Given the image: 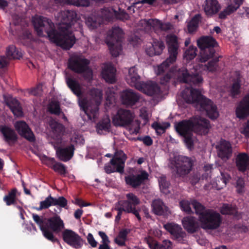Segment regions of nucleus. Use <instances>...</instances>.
<instances>
[{
	"instance_id": "8fccbe9b",
	"label": "nucleus",
	"mask_w": 249,
	"mask_h": 249,
	"mask_svg": "<svg viewBox=\"0 0 249 249\" xmlns=\"http://www.w3.org/2000/svg\"><path fill=\"white\" fill-rule=\"evenodd\" d=\"M194 201L197 202L196 200H191L190 201L184 200L181 201L179 203V205L181 210L187 213L191 212V208L190 206L192 205L194 207L193 204Z\"/></svg>"
},
{
	"instance_id": "58836bf2",
	"label": "nucleus",
	"mask_w": 249,
	"mask_h": 249,
	"mask_svg": "<svg viewBox=\"0 0 249 249\" xmlns=\"http://www.w3.org/2000/svg\"><path fill=\"white\" fill-rule=\"evenodd\" d=\"M110 126V121L108 116H106L102 122L97 125V132L100 134H103L109 131Z\"/></svg>"
},
{
	"instance_id": "0eeeda50",
	"label": "nucleus",
	"mask_w": 249,
	"mask_h": 249,
	"mask_svg": "<svg viewBox=\"0 0 249 249\" xmlns=\"http://www.w3.org/2000/svg\"><path fill=\"white\" fill-rule=\"evenodd\" d=\"M50 125L53 133L58 135L57 140L52 142L56 149V154L57 158L64 161L70 160L73 155L74 150V146L72 144L66 147H59V145H62L63 141L60 137V134L64 131L63 126L54 120H51L50 122ZM57 137V136H56Z\"/></svg>"
},
{
	"instance_id": "c03bdc74",
	"label": "nucleus",
	"mask_w": 249,
	"mask_h": 249,
	"mask_svg": "<svg viewBox=\"0 0 249 249\" xmlns=\"http://www.w3.org/2000/svg\"><path fill=\"white\" fill-rule=\"evenodd\" d=\"M196 47L193 45L190 46L184 53V60L188 61L193 59L196 55Z\"/></svg>"
},
{
	"instance_id": "1a4fd4ad",
	"label": "nucleus",
	"mask_w": 249,
	"mask_h": 249,
	"mask_svg": "<svg viewBox=\"0 0 249 249\" xmlns=\"http://www.w3.org/2000/svg\"><path fill=\"white\" fill-rule=\"evenodd\" d=\"M166 43L168 46L169 57L160 65L155 67V71L157 74H161L167 69L170 64L177 60L179 48V43L177 37L173 35L167 36Z\"/></svg>"
},
{
	"instance_id": "09e8293b",
	"label": "nucleus",
	"mask_w": 249,
	"mask_h": 249,
	"mask_svg": "<svg viewBox=\"0 0 249 249\" xmlns=\"http://www.w3.org/2000/svg\"><path fill=\"white\" fill-rule=\"evenodd\" d=\"M17 190L13 189L7 195L5 196L3 200L7 205H10L14 204L15 202Z\"/></svg>"
},
{
	"instance_id": "412c9836",
	"label": "nucleus",
	"mask_w": 249,
	"mask_h": 249,
	"mask_svg": "<svg viewBox=\"0 0 249 249\" xmlns=\"http://www.w3.org/2000/svg\"><path fill=\"white\" fill-rule=\"evenodd\" d=\"M33 218L34 220L39 226L44 236L49 240L52 242L55 241L56 239L54 238L52 232L48 230L47 221L43 217H41L36 214H33Z\"/></svg>"
},
{
	"instance_id": "6e6552de",
	"label": "nucleus",
	"mask_w": 249,
	"mask_h": 249,
	"mask_svg": "<svg viewBox=\"0 0 249 249\" xmlns=\"http://www.w3.org/2000/svg\"><path fill=\"white\" fill-rule=\"evenodd\" d=\"M134 113L127 109H120L112 118L115 125L125 127L131 134H137L140 129V123L134 120Z\"/></svg>"
},
{
	"instance_id": "5fc2aeb1",
	"label": "nucleus",
	"mask_w": 249,
	"mask_h": 249,
	"mask_svg": "<svg viewBox=\"0 0 249 249\" xmlns=\"http://www.w3.org/2000/svg\"><path fill=\"white\" fill-rule=\"evenodd\" d=\"M236 212L235 208L229 204H223L221 208V213L223 214H234Z\"/></svg>"
},
{
	"instance_id": "c756f323",
	"label": "nucleus",
	"mask_w": 249,
	"mask_h": 249,
	"mask_svg": "<svg viewBox=\"0 0 249 249\" xmlns=\"http://www.w3.org/2000/svg\"><path fill=\"white\" fill-rule=\"evenodd\" d=\"M48 230L50 228L54 232H60L64 228V224L60 217L58 215L51 217L47 220Z\"/></svg>"
},
{
	"instance_id": "4468645a",
	"label": "nucleus",
	"mask_w": 249,
	"mask_h": 249,
	"mask_svg": "<svg viewBox=\"0 0 249 249\" xmlns=\"http://www.w3.org/2000/svg\"><path fill=\"white\" fill-rule=\"evenodd\" d=\"M216 45V42L212 37L205 36L197 40V46L201 50L200 61L205 62L213 57L214 53V50L210 47Z\"/></svg>"
},
{
	"instance_id": "ea45409f",
	"label": "nucleus",
	"mask_w": 249,
	"mask_h": 249,
	"mask_svg": "<svg viewBox=\"0 0 249 249\" xmlns=\"http://www.w3.org/2000/svg\"><path fill=\"white\" fill-rule=\"evenodd\" d=\"M66 82L72 92L79 97L82 93L81 87L79 84L75 80L71 78H66Z\"/></svg>"
},
{
	"instance_id": "423d86ee",
	"label": "nucleus",
	"mask_w": 249,
	"mask_h": 249,
	"mask_svg": "<svg viewBox=\"0 0 249 249\" xmlns=\"http://www.w3.org/2000/svg\"><path fill=\"white\" fill-rule=\"evenodd\" d=\"M196 213L199 216L201 227L205 230H214L218 228L221 222L219 213L212 210H205L198 202L193 203Z\"/></svg>"
},
{
	"instance_id": "603ef678",
	"label": "nucleus",
	"mask_w": 249,
	"mask_h": 249,
	"mask_svg": "<svg viewBox=\"0 0 249 249\" xmlns=\"http://www.w3.org/2000/svg\"><path fill=\"white\" fill-rule=\"evenodd\" d=\"M169 126L170 124L168 123H165L163 124L154 123L152 124V127L155 129L157 133L159 134L163 133L165 129Z\"/></svg>"
},
{
	"instance_id": "ddd939ff",
	"label": "nucleus",
	"mask_w": 249,
	"mask_h": 249,
	"mask_svg": "<svg viewBox=\"0 0 249 249\" xmlns=\"http://www.w3.org/2000/svg\"><path fill=\"white\" fill-rule=\"evenodd\" d=\"M170 158L169 165L172 168H176L178 176H185L191 171L193 165V161L190 158L177 155L174 156V160L171 159V156Z\"/></svg>"
},
{
	"instance_id": "a18cd8bd",
	"label": "nucleus",
	"mask_w": 249,
	"mask_h": 249,
	"mask_svg": "<svg viewBox=\"0 0 249 249\" xmlns=\"http://www.w3.org/2000/svg\"><path fill=\"white\" fill-rule=\"evenodd\" d=\"M128 233V231L127 230L121 231L118 236L115 238V242L119 246H124Z\"/></svg>"
},
{
	"instance_id": "f3484780",
	"label": "nucleus",
	"mask_w": 249,
	"mask_h": 249,
	"mask_svg": "<svg viewBox=\"0 0 249 249\" xmlns=\"http://www.w3.org/2000/svg\"><path fill=\"white\" fill-rule=\"evenodd\" d=\"M89 61L82 57H71L69 60V67L77 72H84V76L87 79H90L92 75L91 70L87 66Z\"/></svg>"
},
{
	"instance_id": "49530a36",
	"label": "nucleus",
	"mask_w": 249,
	"mask_h": 249,
	"mask_svg": "<svg viewBox=\"0 0 249 249\" xmlns=\"http://www.w3.org/2000/svg\"><path fill=\"white\" fill-rule=\"evenodd\" d=\"M200 18V17L199 15H196L188 23L187 27L189 33H193L196 30Z\"/></svg>"
},
{
	"instance_id": "cd10ccee",
	"label": "nucleus",
	"mask_w": 249,
	"mask_h": 249,
	"mask_svg": "<svg viewBox=\"0 0 249 249\" xmlns=\"http://www.w3.org/2000/svg\"><path fill=\"white\" fill-rule=\"evenodd\" d=\"M140 76L138 74L137 69L135 67L130 68L128 73L126 76V80L128 84L135 87L137 89H141L140 82Z\"/></svg>"
},
{
	"instance_id": "680f3d73",
	"label": "nucleus",
	"mask_w": 249,
	"mask_h": 249,
	"mask_svg": "<svg viewBox=\"0 0 249 249\" xmlns=\"http://www.w3.org/2000/svg\"><path fill=\"white\" fill-rule=\"evenodd\" d=\"M236 187L239 193H242L244 190V181L242 178H238L236 181Z\"/></svg>"
},
{
	"instance_id": "a19ab883",
	"label": "nucleus",
	"mask_w": 249,
	"mask_h": 249,
	"mask_svg": "<svg viewBox=\"0 0 249 249\" xmlns=\"http://www.w3.org/2000/svg\"><path fill=\"white\" fill-rule=\"evenodd\" d=\"M222 178H217L216 182L212 184V188L220 190L225 186L227 183V181L229 180L230 176L227 174L221 173Z\"/></svg>"
},
{
	"instance_id": "c9c22d12",
	"label": "nucleus",
	"mask_w": 249,
	"mask_h": 249,
	"mask_svg": "<svg viewBox=\"0 0 249 249\" xmlns=\"http://www.w3.org/2000/svg\"><path fill=\"white\" fill-rule=\"evenodd\" d=\"M152 211L158 215H161L164 212L168 211L167 208L160 199L155 200L152 203Z\"/></svg>"
},
{
	"instance_id": "393cba45",
	"label": "nucleus",
	"mask_w": 249,
	"mask_h": 249,
	"mask_svg": "<svg viewBox=\"0 0 249 249\" xmlns=\"http://www.w3.org/2000/svg\"><path fill=\"white\" fill-rule=\"evenodd\" d=\"M235 114L240 119H244L249 116V94L237 105Z\"/></svg>"
},
{
	"instance_id": "473e14b6",
	"label": "nucleus",
	"mask_w": 249,
	"mask_h": 249,
	"mask_svg": "<svg viewBox=\"0 0 249 249\" xmlns=\"http://www.w3.org/2000/svg\"><path fill=\"white\" fill-rule=\"evenodd\" d=\"M184 228L189 232L193 233L199 228V224L196 219L192 216L184 217L182 220Z\"/></svg>"
},
{
	"instance_id": "e2e57ef3",
	"label": "nucleus",
	"mask_w": 249,
	"mask_h": 249,
	"mask_svg": "<svg viewBox=\"0 0 249 249\" xmlns=\"http://www.w3.org/2000/svg\"><path fill=\"white\" fill-rule=\"evenodd\" d=\"M38 156L40 160L44 163L48 165H51L52 162L53 163L54 159L53 158H49L46 156L39 154L38 155Z\"/></svg>"
},
{
	"instance_id": "774afa93",
	"label": "nucleus",
	"mask_w": 249,
	"mask_h": 249,
	"mask_svg": "<svg viewBox=\"0 0 249 249\" xmlns=\"http://www.w3.org/2000/svg\"><path fill=\"white\" fill-rule=\"evenodd\" d=\"M141 116L147 121L149 117L150 116V112L148 111L146 108L142 107L141 109Z\"/></svg>"
},
{
	"instance_id": "9b49d317",
	"label": "nucleus",
	"mask_w": 249,
	"mask_h": 249,
	"mask_svg": "<svg viewBox=\"0 0 249 249\" xmlns=\"http://www.w3.org/2000/svg\"><path fill=\"white\" fill-rule=\"evenodd\" d=\"M114 17L124 20L127 19L129 18V16L123 11H120V13H118L112 8H106L101 11L100 18H97L95 16L92 15L87 18L86 23L88 27L91 30L97 28L100 25L101 18L109 20Z\"/></svg>"
},
{
	"instance_id": "13d9d810",
	"label": "nucleus",
	"mask_w": 249,
	"mask_h": 249,
	"mask_svg": "<svg viewBox=\"0 0 249 249\" xmlns=\"http://www.w3.org/2000/svg\"><path fill=\"white\" fill-rule=\"evenodd\" d=\"M49 109L52 113L58 114L60 112V107L57 102H52L50 104Z\"/></svg>"
},
{
	"instance_id": "e433bc0d",
	"label": "nucleus",
	"mask_w": 249,
	"mask_h": 249,
	"mask_svg": "<svg viewBox=\"0 0 249 249\" xmlns=\"http://www.w3.org/2000/svg\"><path fill=\"white\" fill-rule=\"evenodd\" d=\"M149 247L152 249H169L172 247V242L168 240L163 241L162 245H160L155 241H152L151 239L148 241Z\"/></svg>"
},
{
	"instance_id": "de8ad7c7",
	"label": "nucleus",
	"mask_w": 249,
	"mask_h": 249,
	"mask_svg": "<svg viewBox=\"0 0 249 249\" xmlns=\"http://www.w3.org/2000/svg\"><path fill=\"white\" fill-rule=\"evenodd\" d=\"M53 197L49 196L44 200L41 201L39 207L36 208V209L37 211H40L42 209H47L51 206H53Z\"/></svg>"
},
{
	"instance_id": "6e6d98bb",
	"label": "nucleus",
	"mask_w": 249,
	"mask_h": 249,
	"mask_svg": "<svg viewBox=\"0 0 249 249\" xmlns=\"http://www.w3.org/2000/svg\"><path fill=\"white\" fill-rule=\"evenodd\" d=\"M53 206L58 205L60 207L65 208L67 205V200L63 196L58 198L53 197Z\"/></svg>"
},
{
	"instance_id": "7ed1b4c3",
	"label": "nucleus",
	"mask_w": 249,
	"mask_h": 249,
	"mask_svg": "<svg viewBox=\"0 0 249 249\" xmlns=\"http://www.w3.org/2000/svg\"><path fill=\"white\" fill-rule=\"evenodd\" d=\"M181 96L186 102L195 104L196 107L201 111H205L211 119H215L218 117L219 113L216 106L199 91L187 88L182 91Z\"/></svg>"
},
{
	"instance_id": "79ce46f5",
	"label": "nucleus",
	"mask_w": 249,
	"mask_h": 249,
	"mask_svg": "<svg viewBox=\"0 0 249 249\" xmlns=\"http://www.w3.org/2000/svg\"><path fill=\"white\" fill-rule=\"evenodd\" d=\"M6 55L9 58L19 59L22 56V53L14 46H10L7 49Z\"/></svg>"
},
{
	"instance_id": "72a5a7b5",
	"label": "nucleus",
	"mask_w": 249,
	"mask_h": 249,
	"mask_svg": "<svg viewBox=\"0 0 249 249\" xmlns=\"http://www.w3.org/2000/svg\"><path fill=\"white\" fill-rule=\"evenodd\" d=\"M236 166L241 171L249 170V156L246 153L239 154L236 159Z\"/></svg>"
},
{
	"instance_id": "4be33fe9",
	"label": "nucleus",
	"mask_w": 249,
	"mask_h": 249,
	"mask_svg": "<svg viewBox=\"0 0 249 249\" xmlns=\"http://www.w3.org/2000/svg\"><path fill=\"white\" fill-rule=\"evenodd\" d=\"M165 229L168 231L174 238L179 242H181L186 236V233L182 231L181 227L174 223H168L163 226Z\"/></svg>"
},
{
	"instance_id": "6ab92c4d",
	"label": "nucleus",
	"mask_w": 249,
	"mask_h": 249,
	"mask_svg": "<svg viewBox=\"0 0 249 249\" xmlns=\"http://www.w3.org/2000/svg\"><path fill=\"white\" fill-rule=\"evenodd\" d=\"M148 174L144 171H140L136 175H130L125 178L127 184L136 188L148 179Z\"/></svg>"
},
{
	"instance_id": "f8f14e48",
	"label": "nucleus",
	"mask_w": 249,
	"mask_h": 249,
	"mask_svg": "<svg viewBox=\"0 0 249 249\" xmlns=\"http://www.w3.org/2000/svg\"><path fill=\"white\" fill-rule=\"evenodd\" d=\"M123 32L119 27H114L109 30L106 38V42L108 47L110 53L116 57L122 51V38Z\"/></svg>"
},
{
	"instance_id": "2f4dec72",
	"label": "nucleus",
	"mask_w": 249,
	"mask_h": 249,
	"mask_svg": "<svg viewBox=\"0 0 249 249\" xmlns=\"http://www.w3.org/2000/svg\"><path fill=\"white\" fill-rule=\"evenodd\" d=\"M221 6L217 0H206L204 9L208 16H213L216 14L220 9Z\"/></svg>"
},
{
	"instance_id": "37998d69",
	"label": "nucleus",
	"mask_w": 249,
	"mask_h": 249,
	"mask_svg": "<svg viewBox=\"0 0 249 249\" xmlns=\"http://www.w3.org/2000/svg\"><path fill=\"white\" fill-rule=\"evenodd\" d=\"M58 2H66L76 6H88L89 5V0H54Z\"/></svg>"
},
{
	"instance_id": "9d476101",
	"label": "nucleus",
	"mask_w": 249,
	"mask_h": 249,
	"mask_svg": "<svg viewBox=\"0 0 249 249\" xmlns=\"http://www.w3.org/2000/svg\"><path fill=\"white\" fill-rule=\"evenodd\" d=\"M126 200L120 201L115 205V210L118 211L116 220L119 221L121 219L122 212L124 211L132 213L140 221L141 218L139 214V210L136 208V206L140 203V199L132 193L126 194Z\"/></svg>"
},
{
	"instance_id": "7c9ffc66",
	"label": "nucleus",
	"mask_w": 249,
	"mask_h": 249,
	"mask_svg": "<svg viewBox=\"0 0 249 249\" xmlns=\"http://www.w3.org/2000/svg\"><path fill=\"white\" fill-rule=\"evenodd\" d=\"M116 70L111 64H106L104 66L102 76L105 81L112 83L115 81Z\"/></svg>"
},
{
	"instance_id": "2eb2a0df",
	"label": "nucleus",
	"mask_w": 249,
	"mask_h": 249,
	"mask_svg": "<svg viewBox=\"0 0 249 249\" xmlns=\"http://www.w3.org/2000/svg\"><path fill=\"white\" fill-rule=\"evenodd\" d=\"M138 27L147 33L154 31L158 32L159 31H165L170 29L172 25L170 23H162L157 19H143L139 21Z\"/></svg>"
},
{
	"instance_id": "f03ea898",
	"label": "nucleus",
	"mask_w": 249,
	"mask_h": 249,
	"mask_svg": "<svg viewBox=\"0 0 249 249\" xmlns=\"http://www.w3.org/2000/svg\"><path fill=\"white\" fill-rule=\"evenodd\" d=\"M211 127L209 121L200 117L191 120H184L175 124L178 133L184 138V141L188 148L191 149L196 139L192 135V131L200 135L207 134Z\"/></svg>"
},
{
	"instance_id": "bb28decb",
	"label": "nucleus",
	"mask_w": 249,
	"mask_h": 249,
	"mask_svg": "<svg viewBox=\"0 0 249 249\" xmlns=\"http://www.w3.org/2000/svg\"><path fill=\"white\" fill-rule=\"evenodd\" d=\"M227 6L219 15L220 18H225L227 16L236 11L242 4L244 0H224Z\"/></svg>"
},
{
	"instance_id": "dca6fc26",
	"label": "nucleus",
	"mask_w": 249,
	"mask_h": 249,
	"mask_svg": "<svg viewBox=\"0 0 249 249\" xmlns=\"http://www.w3.org/2000/svg\"><path fill=\"white\" fill-rule=\"evenodd\" d=\"M126 159V156L123 151H116L110 163L105 165L106 172L108 174L115 172H123Z\"/></svg>"
},
{
	"instance_id": "0e129e2a",
	"label": "nucleus",
	"mask_w": 249,
	"mask_h": 249,
	"mask_svg": "<svg viewBox=\"0 0 249 249\" xmlns=\"http://www.w3.org/2000/svg\"><path fill=\"white\" fill-rule=\"evenodd\" d=\"M71 142L72 143L83 144L84 140L80 135L74 134L71 138Z\"/></svg>"
},
{
	"instance_id": "20e7f679",
	"label": "nucleus",
	"mask_w": 249,
	"mask_h": 249,
	"mask_svg": "<svg viewBox=\"0 0 249 249\" xmlns=\"http://www.w3.org/2000/svg\"><path fill=\"white\" fill-rule=\"evenodd\" d=\"M218 58H215L210 61L207 66H203L202 64H198L194 66L188 73L186 70H182L176 72L175 75L178 77V80L184 83L193 82L194 84H198L201 83L203 79L201 74L205 70L210 72H214L218 69Z\"/></svg>"
},
{
	"instance_id": "5701e85b",
	"label": "nucleus",
	"mask_w": 249,
	"mask_h": 249,
	"mask_svg": "<svg viewBox=\"0 0 249 249\" xmlns=\"http://www.w3.org/2000/svg\"><path fill=\"white\" fill-rule=\"evenodd\" d=\"M15 127L19 134L30 142L35 141V136L27 124L23 121H18L15 123Z\"/></svg>"
},
{
	"instance_id": "b1692460",
	"label": "nucleus",
	"mask_w": 249,
	"mask_h": 249,
	"mask_svg": "<svg viewBox=\"0 0 249 249\" xmlns=\"http://www.w3.org/2000/svg\"><path fill=\"white\" fill-rule=\"evenodd\" d=\"M217 154L222 160H226L231 155L232 149L230 143L225 140L220 141L216 145Z\"/></svg>"
},
{
	"instance_id": "39448f33",
	"label": "nucleus",
	"mask_w": 249,
	"mask_h": 249,
	"mask_svg": "<svg viewBox=\"0 0 249 249\" xmlns=\"http://www.w3.org/2000/svg\"><path fill=\"white\" fill-rule=\"evenodd\" d=\"M103 93L101 90L93 89L90 90L86 98L79 97V104L88 119L94 121L98 112V106L101 103Z\"/></svg>"
},
{
	"instance_id": "864d4df0",
	"label": "nucleus",
	"mask_w": 249,
	"mask_h": 249,
	"mask_svg": "<svg viewBox=\"0 0 249 249\" xmlns=\"http://www.w3.org/2000/svg\"><path fill=\"white\" fill-rule=\"evenodd\" d=\"M159 186L161 191L165 194L169 193L168 187L169 184L166 181L165 177H161L159 179Z\"/></svg>"
},
{
	"instance_id": "338daca9",
	"label": "nucleus",
	"mask_w": 249,
	"mask_h": 249,
	"mask_svg": "<svg viewBox=\"0 0 249 249\" xmlns=\"http://www.w3.org/2000/svg\"><path fill=\"white\" fill-rule=\"evenodd\" d=\"M240 87V86L239 81L234 83L231 89V93L233 95L238 94L239 92Z\"/></svg>"
},
{
	"instance_id": "f257e3e1",
	"label": "nucleus",
	"mask_w": 249,
	"mask_h": 249,
	"mask_svg": "<svg viewBox=\"0 0 249 249\" xmlns=\"http://www.w3.org/2000/svg\"><path fill=\"white\" fill-rule=\"evenodd\" d=\"M58 18L60 21L58 31L53 29V23L45 18L36 16L33 18V23L38 36H44L45 32L51 41L63 49H69L75 41L69 28L77 21V14L73 11L65 10L59 14Z\"/></svg>"
},
{
	"instance_id": "c85d7f7f",
	"label": "nucleus",
	"mask_w": 249,
	"mask_h": 249,
	"mask_svg": "<svg viewBox=\"0 0 249 249\" xmlns=\"http://www.w3.org/2000/svg\"><path fill=\"white\" fill-rule=\"evenodd\" d=\"M122 101L124 104L132 106L139 99V96L131 89L123 91L121 94Z\"/></svg>"
},
{
	"instance_id": "052dcab7",
	"label": "nucleus",
	"mask_w": 249,
	"mask_h": 249,
	"mask_svg": "<svg viewBox=\"0 0 249 249\" xmlns=\"http://www.w3.org/2000/svg\"><path fill=\"white\" fill-rule=\"evenodd\" d=\"M42 91V86L41 85H38L36 88L28 89V93L29 94L37 96L40 95Z\"/></svg>"
},
{
	"instance_id": "4d7b16f0",
	"label": "nucleus",
	"mask_w": 249,
	"mask_h": 249,
	"mask_svg": "<svg viewBox=\"0 0 249 249\" xmlns=\"http://www.w3.org/2000/svg\"><path fill=\"white\" fill-rule=\"evenodd\" d=\"M239 132L245 137L249 138V119L240 127Z\"/></svg>"
},
{
	"instance_id": "3c124183",
	"label": "nucleus",
	"mask_w": 249,
	"mask_h": 249,
	"mask_svg": "<svg viewBox=\"0 0 249 249\" xmlns=\"http://www.w3.org/2000/svg\"><path fill=\"white\" fill-rule=\"evenodd\" d=\"M52 168L54 171L58 172L61 175H64L66 174V169L65 166L60 163L56 162L55 160H53V163L52 162Z\"/></svg>"
},
{
	"instance_id": "a211bd4d",
	"label": "nucleus",
	"mask_w": 249,
	"mask_h": 249,
	"mask_svg": "<svg viewBox=\"0 0 249 249\" xmlns=\"http://www.w3.org/2000/svg\"><path fill=\"white\" fill-rule=\"evenodd\" d=\"M63 237L65 242L75 249H79L83 245V241L80 237L71 230H65Z\"/></svg>"
},
{
	"instance_id": "f704fd0d",
	"label": "nucleus",
	"mask_w": 249,
	"mask_h": 249,
	"mask_svg": "<svg viewBox=\"0 0 249 249\" xmlns=\"http://www.w3.org/2000/svg\"><path fill=\"white\" fill-rule=\"evenodd\" d=\"M6 103L15 116L20 117L23 115L21 108L17 100L12 97H9L6 101Z\"/></svg>"
},
{
	"instance_id": "bf43d9fd",
	"label": "nucleus",
	"mask_w": 249,
	"mask_h": 249,
	"mask_svg": "<svg viewBox=\"0 0 249 249\" xmlns=\"http://www.w3.org/2000/svg\"><path fill=\"white\" fill-rule=\"evenodd\" d=\"M106 100L110 104L114 100L115 93L113 89L108 88L106 90Z\"/></svg>"
},
{
	"instance_id": "4c0bfd02",
	"label": "nucleus",
	"mask_w": 249,
	"mask_h": 249,
	"mask_svg": "<svg viewBox=\"0 0 249 249\" xmlns=\"http://www.w3.org/2000/svg\"><path fill=\"white\" fill-rule=\"evenodd\" d=\"M0 131L6 141H14L16 140L17 135L14 130L10 128L5 126H2L0 127Z\"/></svg>"
},
{
	"instance_id": "69168bd1",
	"label": "nucleus",
	"mask_w": 249,
	"mask_h": 249,
	"mask_svg": "<svg viewBox=\"0 0 249 249\" xmlns=\"http://www.w3.org/2000/svg\"><path fill=\"white\" fill-rule=\"evenodd\" d=\"M87 240L89 244L92 247L95 248L97 245V242L95 240L93 235L89 233L87 236Z\"/></svg>"
},
{
	"instance_id": "aec40b11",
	"label": "nucleus",
	"mask_w": 249,
	"mask_h": 249,
	"mask_svg": "<svg viewBox=\"0 0 249 249\" xmlns=\"http://www.w3.org/2000/svg\"><path fill=\"white\" fill-rule=\"evenodd\" d=\"M140 87L141 89H138L147 95L155 97H159L160 95V88L155 82L150 81L142 82L140 84Z\"/></svg>"
},
{
	"instance_id": "a878e982",
	"label": "nucleus",
	"mask_w": 249,
	"mask_h": 249,
	"mask_svg": "<svg viewBox=\"0 0 249 249\" xmlns=\"http://www.w3.org/2000/svg\"><path fill=\"white\" fill-rule=\"evenodd\" d=\"M164 48L163 42L160 40H153L147 43L145 47V52L150 56L159 55Z\"/></svg>"
}]
</instances>
